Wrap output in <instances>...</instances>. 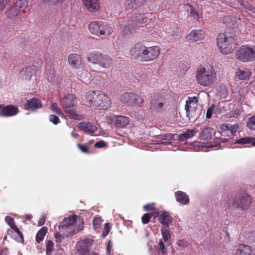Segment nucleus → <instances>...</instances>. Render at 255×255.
Returning a JSON list of instances; mask_svg holds the SVG:
<instances>
[{
  "instance_id": "nucleus-1",
  "label": "nucleus",
  "mask_w": 255,
  "mask_h": 255,
  "mask_svg": "<svg viewBox=\"0 0 255 255\" xmlns=\"http://www.w3.org/2000/svg\"><path fill=\"white\" fill-rule=\"evenodd\" d=\"M83 219L78 216L73 215L65 218L60 224L59 230L62 232L56 233L55 238L57 242H61L64 237H68L78 233L83 229Z\"/></svg>"
},
{
  "instance_id": "nucleus-2",
  "label": "nucleus",
  "mask_w": 255,
  "mask_h": 255,
  "mask_svg": "<svg viewBox=\"0 0 255 255\" xmlns=\"http://www.w3.org/2000/svg\"><path fill=\"white\" fill-rule=\"evenodd\" d=\"M217 43L220 51L223 54L232 52L236 48V37L231 33H221L217 37Z\"/></svg>"
},
{
  "instance_id": "nucleus-3",
  "label": "nucleus",
  "mask_w": 255,
  "mask_h": 255,
  "mask_svg": "<svg viewBox=\"0 0 255 255\" xmlns=\"http://www.w3.org/2000/svg\"><path fill=\"white\" fill-rule=\"evenodd\" d=\"M196 77L200 85L204 87L210 86L216 80V73L211 67L200 66L197 69Z\"/></svg>"
},
{
  "instance_id": "nucleus-4",
  "label": "nucleus",
  "mask_w": 255,
  "mask_h": 255,
  "mask_svg": "<svg viewBox=\"0 0 255 255\" xmlns=\"http://www.w3.org/2000/svg\"><path fill=\"white\" fill-rule=\"evenodd\" d=\"M148 16L145 14L132 16L128 20L123 21L121 24L123 34L125 35L132 33L134 31V26L145 23L147 22Z\"/></svg>"
},
{
  "instance_id": "nucleus-5",
  "label": "nucleus",
  "mask_w": 255,
  "mask_h": 255,
  "mask_svg": "<svg viewBox=\"0 0 255 255\" xmlns=\"http://www.w3.org/2000/svg\"><path fill=\"white\" fill-rule=\"evenodd\" d=\"M236 57L243 62L255 60V46L244 45L238 48L236 51Z\"/></svg>"
},
{
  "instance_id": "nucleus-6",
  "label": "nucleus",
  "mask_w": 255,
  "mask_h": 255,
  "mask_svg": "<svg viewBox=\"0 0 255 255\" xmlns=\"http://www.w3.org/2000/svg\"><path fill=\"white\" fill-rule=\"evenodd\" d=\"M88 29L92 34L98 36L109 35L112 33L109 25L102 21H93L90 22Z\"/></svg>"
},
{
  "instance_id": "nucleus-7",
  "label": "nucleus",
  "mask_w": 255,
  "mask_h": 255,
  "mask_svg": "<svg viewBox=\"0 0 255 255\" xmlns=\"http://www.w3.org/2000/svg\"><path fill=\"white\" fill-rule=\"evenodd\" d=\"M89 62L93 64H98L101 67L108 69L113 64L112 59L108 55L100 52H94L89 54L87 58Z\"/></svg>"
},
{
  "instance_id": "nucleus-8",
  "label": "nucleus",
  "mask_w": 255,
  "mask_h": 255,
  "mask_svg": "<svg viewBox=\"0 0 255 255\" xmlns=\"http://www.w3.org/2000/svg\"><path fill=\"white\" fill-rule=\"evenodd\" d=\"M120 101L131 107H141L144 101L142 97L134 92H125L120 97Z\"/></svg>"
},
{
  "instance_id": "nucleus-9",
  "label": "nucleus",
  "mask_w": 255,
  "mask_h": 255,
  "mask_svg": "<svg viewBox=\"0 0 255 255\" xmlns=\"http://www.w3.org/2000/svg\"><path fill=\"white\" fill-rule=\"evenodd\" d=\"M5 221L10 227V229L7 230V234L10 235L17 242H22L23 241L22 234L14 224L13 219L9 216H6L5 218Z\"/></svg>"
},
{
  "instance_id": "nucleus-10",
  "label": "nucleus",
  "mask_w": 255,
  "mask_h": 255,
  "mask_svg": "<svg viewBox=\"0 0 255 255\" xmlns=\"http://www.w3.org/2000/svg\"><path fill=\"white\" fill-rule=\"evenodd\" d=\"M145 47L144 44L140 42L135 44L130 50L129 54L131 57L142 61Z\"/></svg>"
},
{
  "instance_id": "nucleus-11",
  "label": "nucleus",
  "mask_w": 255,
  "mask_h": 255,
  "mask_svg": "<svg viewBox=\"0 0 255 255\" xmlns=\"http://www.w3.org/2000/svg\"><path fill=\"white\" fill-rule=\"evenodd\" d=\"M160 53V49L158 46L145 47L143 62L152 61L157 58Z\"/></svg>"
},
{
  "instance_id": "nucleus-12",
  "label": "nucleus",
  "mask_w": 255,
  "mask_h": 255,
  "mask_svg": "<svg viewBox=\"0 0 255 255\" xmlns=\"http://www.w3.org/2000/svg\"><path fill=\"white\" fill-rule=\"evenodd\" d=\"M112 105L111 98L105 93L100 91L98 101L95 108L99 110H107Z\"/></svg>"
},
{
  "instance_id": "nucleus-13",
  "label": "nucleus",
  "mask_w": 255,
  "mask_h": 255,
  "mask_svg": "<svg viewBox=\"0 0 255 255\" xmlns=\"http://www.w3.org/2000/svg\"><path fill=\"white\" fill-rule=\"evenodd\" d=\"M77 104V98L72 94L65 95L61 99L60 104L65 111L74 107Z\"/></svg>"
},
{
  "instance_id": "nucleus-14",
  "label": "nucleus",
  "mask_w": 255,
  "mask_h": 255,
  "mask_svg": "<svg viewBox=\"0 0 255 255\" xmlns=\"http://www.w3.org/2000/svg\"><path fill=\"white\" fill-rule=\"evenodd\" d=\"M165 100L164 98L159 95H156L150 103V109L153 111L158 112L162 108Z\"/></svg>"
},
{
  "instance_id": "nucleus-15",
  "label": "nucleus",
  "mask_w": 255,
  "mask_h": 255,
  "mask_svg": "<svg viewBox=\"0 0 255 255\" xmlns=\"http://www.w3.org/2000/svg\"><path fill=\"white\" fill-rule=\"evenodd\" d=\"M205 38V32L200 30H192L187 36L186 40L190 43L201 40Z\"/></svg>"
},
{
  "instance_id": "nucleus-16",
  "label": "nucleus",
  "mask_w": 255,
  "mask_h": 255,
  "mask_svg": "<svg viewBox=\"0 0 255 255\" xmlns=\"http://www.w3.org/2000/svg\"><path fill=\"white\" fill-rule=\"evenodd\" d=\"M110 118L111 122L118 128L126 127L129 123V118L125 116H113Z\"/></svg>"
},
{
  "instance_id": "nucleus-17",
  "label": "nucleus",
  "mask_w": 255,
  "mask_h": 255,
  "mask_svg": "<svg viewBox=\"0 0 255 255\" xmlns=\"http://www.w3.org/2000/svg\"><path fill=\"white\" fill-rule=\"evenodd\" d=\"M0 116L12 117L18 113V108L12 105L6 106L0 108Z\"/></svg>"
},
{
  "instance_id": "nucleus-18",
  "label": "nucleus",
  "mask_w": 255,
  "mask_h": 255,
  "mask_svg": "<svg viewBox=\"0 0 255 255\" xmlns=\"http://www.w3.org/2000/svg\"><path fill=\"white\" fill-rule=\"evenodd\" d=\"M100 91H89L86 93V101L90 106L95 108L96 102L98 101Z\"/></svg>"
},
{
  "instance_id": "nucleus-19",
  "label": "nucleus",
  "mask_w": 255,
  "mask_h": 255,
  "mask_svg": "<svg viewBox=\"0 0 255 255\" xmlns=\"http://www.w3.org/2000/svg\"><path fill=\"white\" fill-rule=\"evenodd\" d=\"M68 61L69 64L73 67L78 69L83 66L82 63V58L81 56L78 54H70L68 57Z\"/></svg>"
},
{
  "instance_id": "nucleus-20",
  "label": "nucleus",
  "mask_w": 255,
  "mask_h": 255,
  "mask_svg": "<svg viewBox=\"0 0 255 255\" xmlns=\"http://www.w3.org/2000/svg\"><path fill=\"white\" fill-rule=\"evenodd\" d=\"M86 9L90 12H96L100 8V2L98 0H83Z\"/></svg>"
},
{
  "instance_id": "nucleus-21",
  "label": "nucleus",
  "mask_w": 255,
  "mask_h": 255,
  "mask_svg": "<svg viewBox=\"0 0 255 255\" xmlns=\"http://www.w3.org/2000/svg\"><path fill=\"white\" fill-rule=\"evenodd\" d=\"M35 70L34 66H30L23 68L19 72V76L25 80H30L31 77Z\"/></svg>"
},
{
  "instance_id": "nucleus-22",
  "label": "nucleus",
  "mask_w": 255,
  "mask_h": 255,
  "mask_svg": "<svg viewBox=\"0 0 255 255\" xmlns=\"http://www.w3.org/2000/svg\"><path fill=\"white\" fill-rule=\"evenodd\" d=\"M252 203V198L247 194H244L240 199L238 206L244 210L248 208Z\"/></svg>"
},
{
  "instance_id": "nucleus-23",
  "label": "nucleus",
  "mask_w": 255,
  "mask_h": 255,
  "mask_svg": "<svg viewBox=\"0 0 255 255\" xmlns=\"http://www.w3.org/2000/svg\"><path fill=\"white\" fill-rule=\"evenodd\" d=\"M251 71L247 68L239 69L236 73V76L240 80H248L251 76Z\"/></svg>"
},
{
  "instance_id": "nucleus-24",
  "label": "nucleus",
  "mask_w": 255,
  "mask_h": 255,
  "mask_svg": "<svg viewBox=\"0 0 255 255\" xmlns=\"http://www.w3.org/2000/svg\"><path fill=\"white\" fill-rule=\"evenodd\" d=\"M235 255H253L251 247L241 244L238 245Z\"/></svg>"
},
{
  "instance_id": "nucleus-25",
  "label": "nucleus",
  "mask_w": 255,
  "mask_h": 255,
  "mask_svg": "<svg viewBox=\"0 0 255 255\" xmlns=\"http://www.w3.org/2000/svg\"><path fill=\"white\" fill-rule=\"evenodd\" d=\"M41 107L42 105L40 100L35 98L27 101L25 105L26 109L31 111H35L37 109L41 108Z\"/></svg>"
},
{
  "instance_id": "nucleus-26",
  "label": "nucleus",
  "mask_w": 255,
  "mask_h": 255,
  "mask_svg": "<svg viewBox=\"0 0 255 255\" xmlns=\"http://www.w3.org/2000/svg\"><path fill=\"white\" fill-rule=\"evenodd\" d=\"M78 127L82 130L90 134L94 133L97 129V127L91 123L82 122L79 124Z\"/></svg>"
},
{
  "instance_id": "nucleus-27",
  "label": "nucleus",
  "mask_w": 255,
  "mask_h": 255,
  "mask_svg": "<svg viewBox=\"0 0 255 255\" xmlns=\"http://www.w3.org/2000/svg\"><path fill=\"white\" fill-rule=\"evenodd\" d=\"M197 102H198V100L195 97H188V99L186 101L185 109L186 110V117L189 118V120H190V109L191 108V107L192 106H193V107L195 106L197 104Z\"/></svg>"
},
{
  "instance_id": "nucleus-28",
  "label": "nucleus",
  "mask_w": 255,
  "mask_h": 255,
  "mask_svg": "<svg viewBox=\"0 0 255 255\" xmlns=\"http://www.w3.org/2000/svg\"><path fill=\"white\" fill-rule=\"evenodd\" d=\"M156 253H151V255H167V250L164 243L160 240L155 247Z\"/></svg>"
},
{
  "instance_id": "nucleus-29",
  "label": "nucleus",
  "mask_w": 255,
  "mask_h": 255,
  "mask_svg": "<svg viewBox=\"0 0 255 255\" xmlns=\"http://www.w3.org/2000/svg\"><path fill=\"white\" fill-rule=\"evenodd\" d=\"M20 13L18 8L12 5L10 8L7 9L5 14L7 18L10 20H14L17 17Z\"/></svg>"
},
{
  "instance_id": "nucleus-30",
  "label": "nucleus",
  "mask_w": 255,
  "mask_h": 255,
  "mask_svg": "<svg viewBox=\"0 0 255 255\" xmlns=\"http://www.w3.org/2000/svg\"><path fill=\"white\" fill-rule=\"evenodd\" d=\"M175 196L176 201L183 205H186L189 202L188 196L184 192L178 191L175 192Z\"/></svg>"
},
{
  "instance_id": "nucleus-31",
  "label": "nucleus",
  "mask_w": 255,
  "mask_h": 255,
  "mask_svg": "<svg viewBox=\"0 0 255 255\" xmlns=\"http://www.w3.org/2000/svg\"><path fill=\"white\" fill-rule=\"evenodd\" d=\"M160 223L167 226L172 222V218L168 212H163L159 217Z\"/></svg>"
},
{
  "instance_id": "nucleus-32",
  "label": "nucleus",
  "mask_w": 255,
  "mask_h": 255,
  "mask_svg": "<svg viewBox=\"0 0 255 255\" xmlns=\"http://www.w3.org/2000/svg\"><path fill=\"white\" fill-rule=\"evenodd\" d=\"M77 75L84 82H88L90 79V75L88 72L82 66L80 68L77 69Z\"/></svg>"
},
{
  "instance_id": "nucleus-33",
  "label": "nucleus",
  "mask_w": 255,
  "mask_h": 255,
  "mask_svg": "<svg viewBox=\"0 0 255 255\" xmlns=\"http://www.w3.org/2000/svg\"><path fill=\"white\" fill-rule=\"evenodd\" d=\"M65 111V113L68 115L70 119L75 120H82L85 117L84 115L80 114L76 111L71 110V108Z\"/></svg>"
},
{
  "instance_id": "nucleus-34",
  "label": "nucleus",
  "mask_w": 255,
  "mask_h": 255,
  "mask_svg": "<svg viewBox=\"0 0 255 255\" xmlns=\"http://www.w3.org/2000/svg\"><path fill=\"white\" fill-rule=\"evenodd\" d=\"M28 4V2L27 0H16L13 5L18 8L20 12H22L27 7Z\"/></svg>"
},
{
  "instance_id": "nucleus-35",
  "label": "nucleus",
  "mask_w": 255,
  "mask_h": 255,
  "mask_svg": "<svg viewBox=\"0 0 255 255\" xmlns=\"http://www.w3.org/2000/svg\"><path fill=\"white\" fill-rule=\"evenodd\" d=\"M212 128L210 127H207L202 130L200 134V136L202 139H208L211 138L212 136Z\"/></svg>"
},
{
  "instance_id": "nucleus-36",
  "label": "nucleus",
  "mask_w": 255,
  "mask_h": 255,
  "mask_svg": "<svg viewBox=\"0 0 255 255\" xmlns=\"http://www.w3.org/2000/svg\"><path fill=\"white\" fill-rule=\"evenodd\" d=\"M238 144H248L251 143L252 145L255 146V138L251 137H245L240 138L235 141Z\"/></svg>"
},
{
  "instance_id": "nucleus-37",
  "label": "nucleus",
  "mask_w": 255,
  "mask_h": 255,
  "mask_svg": "<svg viewBox=\"0 0 255 255\" xmlns=\"http://www.w3.org/2000/svg\"><path fill=\"white\" fill-rule=\"evenodd\" d=\"M162 239L164 243L169 244L171 239V235L169 231L166 228H163L161 230Z\"/></svg>"
},
{
  "instance_id": "nucleus-38",
  "label": "nucleus",
  "mask_w": 255,
  "mask_h": 255,
  "mask_svg": "<svg viewBox=\"0 0 255 255\" xmlns=\"http://www.w3.org/2000/svg\"><path fill=\"white\" fill-rule=\"evenodd\" d=\"M47 232V228L44 227H42L37 233L36 236V240L38 243L42 242Z\"/></svg>"
},
{
  "instance_id": "nucleus-39",
  "label": "nucleus",
  "mask_w": 255,
  "mask_h": 255,
  "mask_svg": "<svg viewBox=\"0 0 255 255\" xmlns=\"http://www.w3.org/2000/svg\"><path fill=\"white\" fill-rule=\"evenodd\" d=\"M79 243L83 250H87L88 247L92 245L93 241L90 239L87 238L81 240Z\"/></svg>"
},
{
  "instance_id": "nucleus-40",
  "label": "nucleus",
  "mask_w": 255,
  "mask_h": 255,
  "mask_svg": "<svg viewBox=\"0 0 255 255\" xmlns=\"http://www.w3.org/2000/svg\"><path fill=\"white\" fill-rule=\"evenodd\" d=\"M65 0H41L42 2L49 5L62 4Z\"/></svg>"
},
{
  "instance_id": "nucleus-41",
  "label": "nucleus",
  "mask_w": 255,
  "mask_h": 255,
  "mask_svg": "<svg viewBox=\"0 0 255 255\" xmlns=\"http://www.w3.org/2000/svg\"><path fill=\"white\" fill-rule=\"evenodd\" d=\"M143 209L145 211H149L153 210L154 213V216H157L158 215V212L156 210V209L154 208V204L151 203L148 204L143 206Z\"/></svg>"
},
{
  "instance_id": "nucleus-42",
  "label": "nucleus",
  "mask_w": 255,
  "mask_h": 255,
  "mask_svg": "<svg viewBox=\"0 0 255 255\" xmlns=\"http://www.w3.org/2000/svg\"><path fill=\"white\" fill-rule=\"evenodd\" d=\"M221 134L224 135H229L230 124H222L220 127Z\"/></svg>"
},
{
  "instance_id": "nucleus-43",
  "label": "nucleus",
  "mask_w": 255,
  "mask_h": 255,
  "mask_svg": "<svg viewBox=\"0 0 255 255\" xmlns=\"http://www.w3.org/2000/svg\"><path fill=\"white\" fill-rule=\"evenodd\" d=\"M247 127L251 130H255V116L249 118Z\"/></svg>"
},
{
  "instance_id": "nucleus-44",
  "label": "nucleus",
  "mask_w": 255,
  "mask_h": 255,
  "mask_svg": "<svg viewBox=\"0 0 255 255\" xmlns=\"http://www.w3.org/2000/svg\"><path fill=\"white\" fill-rule=\"evenodd\" d=\"M134 1L133 0H126L125 2L126 8L128 9H133L137 8L136 5H134Z\"/></svg>"
},
{
  "instance_id": "nucleus-45",
  "label": "nucleus",
  "mask_w": 255,
  "mask_h": 255,
  "mask_svg": "<svg viewBox=\"0 0 255 255\" xmlns=\"http://www.w3.org/2000/svg\"><path fill=\"white\" fill-rule=\"evenodd\" d=\"M46 254L48 255H50L52 253V250L54 246L53 243L51 241H47L46 242Z\"/></svg>"
},
{
  "instance_id": "nucleus-46",
  "label": "nucleus",
  "mask_w": 255,
  "mask_h": 255,
  "mask_svg": "<svg viewBox=\"0 0 255 255\" xmlns=\"http://www.w3.org/2000/svg\"><path fill=\"white\" fill-rule=\"evenodd\" d=\"M10 2V0H0V13L6 7V5Z\"/></svg>"
},
{
  "instance_id": "nucleus-47",
  "label": "nucleus",
  "mask_w": 255,
  "mask_h": 255,
  "mask_svg": "<svg viewBox=\"0 0 255 255\" xmlns=\"http://www.w3.org/2000/svg\"><path fill=\"white\" fill-rule=\"evenodd\" d=\"M102 220L100 217H95L93 221V225L95 229H99L100 227Z\"/></svg>"
},
{
  "instance_id": "nucleus-48",
  "label": "nucleus",
  "mask_w": 255,
  "mask_h": 255,
  "mask_svg": "<svg viewBox=\"0 0 255 255\" xmlns=\"http://www.w3.org/2000/svg\"><path fill=\"white\" fill-rule=\"evenodd\" d=\"M51 109L54 112L57 113L59 115L62 116V117L63 116V114L62 111L60 109V108L57 107L56 104L53 103L51 105Z\"/></svg>"
},
{
  "instance_id": "nucleus-49",
  "label": "nucleus",
  "mask_w": 255,
  "mask_h": 255,
  "mask_svg": "<svg viewBox=\"0 0 255 255\" xmlns=\"http://www.w3.org/2000/svg\"><path fill=\"white\" fill-rule=\"evenodd\" d=\"M238 128L239 126L237 124H235L233 125H230L229 133H231L232 135H234L237 131Z\"/></svg>"
},
{
  "instance_id": "nucleus-50",
  "label": "nucleus",
  "mask_w": 255,
  "mask_h": 255,
  "mask_svg": "<svg viewBox=\"0 0 255 255\" xmlns=\"http://www.w3.org/2000/svg\"><path fill=\"white\" fill-rule=\"evenodd\" d=\"M49 119V121L54 125H57L60 122L58 117L53 115H50Z\"/></svg>"
},
{
  "instance_id": "nucleus-51",
  "label": "nucleus",
  "mask_w": 255,
  "mask_h": 255,
  "mask_svg": "<svg viewBox=\"0 0 255 255\" xmlns=\"http://www.w3.org/2000/svg\"><path fill=\"white\" fill-rule=\"evenodd\" d=\"M150 216L149 214H145L141 218L142 222L143 224L148 223L150 219Z\"/></svg>"
},
{
  "instance_id": "nucleus-52",
  "label": "nucleus",
  "mask_w": 255,
  "mask_h": 255,
  "mask_svg": "<svg viewBox=\"0 0 255 255\" xmlns=\"http://www.w3.org/2000/svg\"><path fill=\"white\" fill-rule=\"evenodd\" d=\"M110 231V227L109 223L105 224L104 226V229L103 232V236L105 237Z\"/></svg>"
},
{
  "instance_id": "nucleus-53",
  "label": "nucleus",
  "mask_w": 255,
  "mask_h": 255,
  "mask_svg": "<svg viewBox=\"0 0 255 255\" xmlns=\"http://www.w3.org/2000/svg\"><path fill=\"white\" fill-rule=\"evenodd\" d=\"M214 106H210L207 110V113H206V118L207 119H209L211 118L212 117V113H213V111L214 110Z\"/></svg>"
},
{
  "instance_id": "nucleus-54",
  "label": "nucleus",
  "mask_w": 255,
  "mask_h": 255,
  "mask_svg": "<svg viewBox=\"0 0 255 255\" xmlns=\"http://www.w3.org/2000/svg\"><path fill=\"white\" fill-rule=\"evenodd\" d=\"M188 242L185 240H180L177 242V245L181 248H184L188 246Z\"/></svg>"
},
{
  "instance_id": "nucleus-55",
  "label": "nucleus",
  "mask_w": 255,
  "mask_h": 255,
  "mask_svg": "<svg viewBox=\"0 0 255 255\" xmlns=\"http://www.w3.org/2000/svg\"><path fill=\"white\" fill-rule=\"evenodd\" d=\"M190 14L192 16V17L195 19H198L199 18V15L197 11L196 10L195 8H191Z\"/></svg>"
},
{
  "instance_id": "nucleus-56",
  "label": "nucleus",
  "mask_w": 255,
  "mask_h": 255,
  "mask_svg": "<svg viewBox=\"0 0 255 255\" xmlns=\"http://www.w3.org/2000/svg\"><path fill=\"white\" fill-rule=\"evenodd\" d=\"M67 126L69 127V129L71 131V135L74 138H77L79 137V134L77 133L74 132V130H75V128L70 125L67 123Z\"/></svg>"
},
{
  "instance_id": "nucleus-57",
  "label": "nucleus",
  "mask_w": 255,
  "mask_h": 255,
  "mask_svg": "<svg viewBox=\"0 0 255 255\" xmlns=\"http://www.w3.org/2000/svg\"><path fill=\"white\" fill-rule=\"evenodd\" d=\"M195 130L191 129V130H187L186 131L184 132L186 135L188 139L193 137L195 134Z\"/></svg>"
},
{
  "instance_id": "nucleus-58",
  "label": "nucleus",
  "mask_w": 255,
  "mask_h": 255,
  "mask_svg": "<svg viewBox=\"0 0 255 255\" xmlns=\"http://www.w3.org/2000/svg\"><path fill=\"white\" fill-rule=\"evenodd\" d=\"M79 149L83 152L87 153L88 152V148L85 145L78 144L77 145Z\"/></svg>"
},
{
  "instance_id": "nucleus-59",
  "label": "nucleus",
  "mask_w": 255,
  "mask_h": 255,
  "mask_svg": "<svg viewBox=\"0 0 255 255\" xmlns=\"http://www.w3.org/2000/svg\"><path fill=\"white\" fill-rule=\"evenodd\" d=\"M174 137V134L172 133H167L162 136V139L165 140H170Z\"/></svg>"
},
{
  "instance_id": "nucleus-60",
  "label": "nucleus",
  "mask_w": 255,
  "mask_h": 255,
  "mask_svg": "<svg viewBox=\"0 0 255 255\" xmlns=\"http://www.w3.org/2000/svg\"><path fill=\"white\" fill-rule=\"evenodd\" d=\"M105 142L103 140L98 141L95 144V146L97 148H102L105 147Z\"/></svg>"
},
{
  "instance_id": "nucleus-61",
  "label": "nucleus",
  "mask_w": 255,
  "mask_h": 255,
  "mask_svg": "<svg viewBox=\"0 0 255 255\" xmlns=\"http://www.w3.org/2000/svg\"><path fill=\"white\" fill-rule=\"evenodd\" d=\"M178 139L180 141H183L185 140L188 139V138L186 135H185V133L183 132L182 134L178 136Z\"/></svg>"
},
{
  "instance_id": "nucleus-62",
  "label": "nucleus",
  "mask_w": 255,
  "mask_h": 255,
  "mask_svg": "<svg viewBox=\"0 0 255 255\" xmlns=\"http://www.w3.org/2000/svg\"><path fill=\"white\" fill-rule=\"evenodd\" d=\"M242 5L245 7L247 9L251 10V11H253V8L252 7V5H251L249 3L247 2H244L243 3H242Z\"/></svg>"
},
{
  "instance_id": "nucleus-63",
  "label": "nucleus",
  "mask_w": 255,
  "mask_h": 255,
  "mask_svg": "<svg viewBox=\"0 0 255 255\" xmlns=\"http://www.w3.org/2000/svg\"><path fill=\"white\" fill-rule=\"evenodd\" d=\"M134 1V5H136L137 7L141 5L145 1V0H133Z\"/></svg>"
},
{
  "instance_id": "nucleus-64",
  "label": "nucleus",
  "mask_w": 255,
  "mask_h": 255,
  "mask_svg": "<svg viewBox=\"0 0 255 255\" xmlns=\"http://www.w3.org/2000/svg\"><path fill=\"white\" fill-rule=\"evenodd\" d=\"M8 253L7 248L1 249L0 248V255H7Z\"/></svg>"
}]
</instances>
